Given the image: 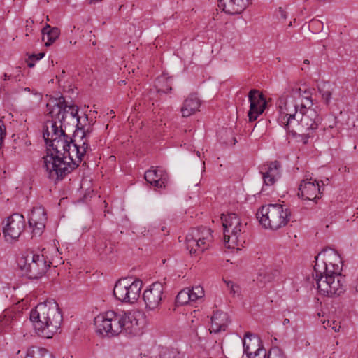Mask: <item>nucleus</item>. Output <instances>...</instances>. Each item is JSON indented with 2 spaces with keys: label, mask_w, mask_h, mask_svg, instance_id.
Masks as SVG:
<instances>
[{
  "label": "nucleus",
  "mask_w": 358,
  "mask_h": 358,
  "mask_svg": "<svg viewBox=\"0 0 358 358\" xmlns=\"http://www.w3.org/2000/svg\"><path fill=\"white\" fill-rule=\"evenodd\" d=\"M312 106L310 90L293 87L279 99L278 122L293 136L299 134L311 138L322 121L317 110Z\"/></svg>",
  "instance_id": "nucleus-1"
},
{
  "label": "nucleus",
  "mask_w": 358,
  "mask_h": 358,
  "mask_svg": "<svg viewBox=\"0 0 358 358\" xmlns=\"http://www.w3.org/2000/svg\"><path fill=\"white\" fill-rule=\"evenodd\" d=\"M78 136V132L72 139L65 131H61L46 144L49 148L43 162L50 178L61 180L78 166L89 149V143H80Z\"/></svg>",
  "instance_id": "nucleus-2"
},
{
  "label": "nucleus",
  "mask_w": 358,
  "mask_h": 358,
  "mask_svg": "<svg viewBox=\"0 0 358 358\" xmlns=\"http://www.w3.org/2000/svg\"><path fill=\"white\" fill-rule=\"evenodd\" d=\"M140 316L137 312L108 310L94 318L96 332L108 338L116 336L123 331L129 334H138L141 324Z\"/></svg>",
  "instance_id": "nucleus-3"
},
{
  "label": "nucleus",
  "mask_w": 358,
  "mask_h": 358,
  "mask_svg": "<svg viewBox=\"0 0 358 358\" xmlns=\"http://www.w3.org/2000/svg\"><path fill=\"white\" fill-rule=\"evenodd\" d=\"M335 263H324L323 271L319 269V265L314 266L313 277L316 281L319 292L326 296L333 297L340 296L345 291V278L341 275V259L338 254L331 251Z\"/></svg>",
  "instance_id": "nucleus-4"
},
{
  "label": "nucleus",
  "mask_w": 358,
  "mask_h": 358,
  "mask_svg": "<svg viewBox=\"0 0 358 358\" xmlns=\"http://www.w3.org/2000/svg\"><path fill=\"white\" fill-rule=\"evenodd\" d=\"M36 334L50 338L57 333L62 322V315L54 300L38 303L30 313Z\"/></svg>",
  "instance_id": "nucleus-5"
},
{
  "label": "nucleus",
  "mask_w": 358,
  "mask_h": 358,
  "mask_svg": "<svg viewBox=\"0 0 358 358\" xmlns=\"http://www.w3.org/2000/svg\"><path fill=\"white\" fill-rule=\"evenodd\" d=\"M64 97L60 96L57 98L50 97L46 104L48 115L51 120H48L44 126L43 136L46 144L49 141L59 136L61 131H64L62 129L65 124V105Z\"/></svg>",
  "instance_id": "nucleus-6"
},
{
  "label": "nucleus",
  "mask_w": 358,
  "mask_h": 358,
  "mask_svg": "<svg viewBox=\"0 0 358 358\" xmlns=\"http://www.w3.org/2000/svg\"><path fill=\"white\" fill-rule=\"evenodd\" d=\"M224 245L228 248L243 246L248 236V225L235 213L222 215Z\"/></svg>",
  "instance_id": "nucleus-7"
},
{
  "label": "nucleus",
  "mask_w": 358,
  "mask_h": 358,
  "mask_svg": "<svg viewBox=\"0 0 358 358\" xmlns=\"http://www.w3.org/2000/svg\"><path fill=\"white\" fill-rule=\"evenodd\" d=\"M289 208L280 203L263 206L256 214L260 224L273 231L285 227L291 220Z\"/></svg>",
  "instance_id": "nucleus-8"
},
{
  "label": "nucleus",
  "mask_w": 358,
  "mask_h": 358,
  "mask_svg": "<svg viewBox=\"0 0 358 358\" xmlns=\"http://www.w3.org/2000/svg\"><path fill=\"white\" fill-rule=\"evenodd\" d=\"M19 268L30 279H38L45 274L50 264L43 255L29 252L17 260Z\"/></svg>",
  "instance_id": "nucleus-9"
},
{
  "label": "nucleus",
  "mask_w": 358,
  "mask_h": 358,
  "mask_svg": "<svg viewBox=\"0 0 358 358\" xmlns=\"http://www.w3.org/2000/svg\"><path fill=\"white\" fill-rule=\"evenodd\" d=\"M143 282L139 279L131 280V278H123L117 280L113 289L115 297L124 303H133L140 296Z\"/></svg>",
  "instance_id": "nucleus-10"
},
{
  "label": "nucleus",
  "mask_w": 358,
  "mask_h": 358,
  "mask_svg": "<svg viewBox=\"0 0 358 358\" xmlns=\"http://www.w3.org/2000/svg\"><path fill=\"white\" fill-rule=\"evenodd\" d=\"M25 227V220L22 215L14 213L8 217L3 233L8 242L18 239Z\"/></svg>",
  "instance_id": "nucleus-11"
},
{
  "label": "nucleus",
  "mask_w": 358,
  "mask_h": 358,
  "mask_svg": "<svg viewBox=\"0 0 358 358\" xmlns=\"http://www.w3.org/2000/svg\"><path fill=\"white\" fill-rule=\"evenodd\" d=\"M324 186L323 180L317 181L312 178H306L301 182L298 195L306 200L316 201L322 194Z\"/></svg>",
  "instance_id": "nucleus-12"
},
{
  "label": "nucleus",
  "mask_w": 358,
  "mask_h": 358,
  "mask_svg": "<svg viewBox=\"0 0 358 358\" xmlns=\"http://www.w3.org/2000/svg\"><path fill=\"white\" fill-rule=\"evenodd\" d=\"M164 286L159 282L152 283L147 288L143 294V299L147 310H155L159 305L163 299Z\"/></svg>",
  "instance_id": "nucleus-13"
},
{
  "label": "nucleus",
  "mask_w": 358,
  "mask_h": 358,
  "mask_svg": "<svg viewBox=\"0 0 358 358\" xmlns=\"http://www.w3.org/2000/svg\"><path fill=\"white\" fill-rule=\"evenodd\" d=\"M244 352L248 358H266V351L262 345L261 340L247 333L243 341Z\"/></svg>",
  "instance_id": "nucleus-14"
},
{
  "label": "nucleus",
  "mask_w": 358,
  "mask_h": 358,
  "mask_svg": "<svg viewBox=\"0 0 358 358\" xmlns=\"http://www.w3.org/2000/svg\"><path fill=\"white\" fill-rule=\"evenodd\" d=\"M248 99L250 103V110L248 113L249 121L252 122L257 120L266 107V100L262 94H259L257 90H252L248 94Z\"/></svg>",
  "instance_id": "nucleus-15"
},
{
  "label": "nucleus",
  "mask_w": 358,
  "mask_h": 358,
  "mask_svg": "<svg viewBox=\"0 0 358 358\" xmlns=\"http://www.w3.org/2000/svg\"><path fill=\"white\" fill-rule=\"evenodd\" d=\"M47 222L46 212L43 207H34L29 217V225L35 236H41Z\"/></svg>",
  "instance_id": "nucleus-16"
},
{
  "label": "nucleus",
  "mask_w": 358,
  "mask_h": 358,
  "mask_svg": "<svg viewBox=\"0 0 358 358\" xmlns=\"http://www.w3.org/2000/svg\"><path fill=\"white\" fill-rule=\"evenodd\" d=\"M280 164L277 161L264 164L259 168L264 185L271 186L275 182L280 176Z\"/></svg>",
  "instance_id": "nucleus-17"
},
{
  "label": "nucleus",
  "mask_w": 358,
  "mask_h": 358,
  "mask_svg": "<svg viewBox=\"0 0 358 358\" xmlns=\"http://www.w3.org/2000/svg\"><path fill=\"white\" fill-rule=\"evenodd\" d=\"M145 180L157 188H164L168 183L169 176L167 173L162 169H151L145 171Z\"/></svg>",
  "instance_id": "nucleus-18"
},
{
  "label": "nucleus",
  "mask_w": 358,
  "mask_h": 358,
  "mask_svg": "<svg viewBox=\"0 0 358 358\" xmlns=\"http://www.w3.org/2000/svg\"><path fill=\"white\" fill-rule=\"evenodd\" d=\"M251 3V0H219L218 6L226 13L239 14Z\"/></svg>",
  "instance_id": "nucleus-19"
},
{
  "label": "nucleus",
  "mask_w": 358,
  "mask_h": 358,
  "mask_svg": "<svg viewBox=\"0 0 358 358\" xmlns=\"http://www.w3.org/2000/svg\"><path fill=\"white\" fill-rule=\"evenodd\" d=\"M187 249L189 250L191 254H199L204 252L202 250V245L199 237V229L193 228L186 236L185 238Z\"/></svg>",
  "instance_id": "nucleus-20"
},
{
  "label": "nucleus",
  "mask_w": 358,
  "mask_h": 358,
  "mask_svg": "<svg viewBox=\"0 0 358 358\" xmlns=\"http://www.w3.org/2000/svg\"><path fill=\"white\" fill-rule=\"evenodd\" d=\"M201 101L196 94H190L184 101L181 108V113L183 117H187L199 110Z\"/></svg>",
  "instance_id": "nucleus-21"
},
{
  "label": "nucleus",
  "mask_w": 358,
  "mask_h": 358,
  "mask_svg": "<svg viewBox=\"0 0 358 358\" xmlns=\"http://www.w3.org/2000/svg\"><path fill=\"white\" fill-rule=\"evenodd\" d=\"M229 323V317L227 313L221 311H216L211 317L210 333H219L225 331Z\"/></svg>",
  "instance_id": "nucleus-22"
},
{
  "label": "nucleus",
  "mask_w": 358,
  "mask_h": 358,
  "mask_svg": "<svg viewBox=\"0 0 358 358\" xmlns=\"http://www.w3.org/2000/svg\"><path fill=\"white\" fill-rule=\"evenodd\" d=\"M76 130L74 134H76L78 132V136L79 139H78V142H80V143H83V142L88 143V138L90 136L91 134L93 132V127L90 124H83L81 122V118L77 119V124H76Z\"/></svg>",
  "instance_id": "nucleus-23"
},
{
  "label": "nucleus",
  "mask_w": 358,
  "mask_h": 358,
  "mask_svg": "<svg viewBox=\"0 0 358 358\" xmlns=\"http://www.w3.org/2000/svg\"><path fill=\"white\" fill-rule=\"evenodd\" d=\"M43 41H45V46H50L59 37L60 31L57 27H51L47 24L42 29Z\"/></svg>",
  "instance_id": "nucleus-24"
},
{
  "label": "nucleus",
  "mask_w": 358,
  "mask_h": 358,
  "mask_svg": "<svg viewBox=\"0 0 358 358\" xmlns=\"http://www.w3.org/2000/svg\"><path fill=\"white\" fill-rule=\"evenodd\" d=\"M173 78L167 76V74H162L159 76L155 80V87L158 92L166 94L172 90Z\"/></svg>",
  "instance_id": "nucleus-25"
},
{
  "label": "nucleus",
  "mask_w": 358,
  "mask_h": 358,
  "mask_svg": "<svg viewBox=\"0 0 358 358\" xmlns=\"http://www.w3.org/2000/svg\"><path fill=\"white\" fill-rule=\"evenodd\" d=\"M24 358H55V357L45 348L31 346L27 349Z\"/></svg>",
  "instance_id": "nucleus-26"
},
{
  "label": "nucleus",
  "mask_w": 358,
  "mask_h": 358,
  "mask_svg": "<svg viewBox=\"0 0 358 358\" xmlns=\"http://www.w3.org/2000/svg\"><path fill=\"white\" fill-rule=\"evenodd\" d=\"M196 229H199V237L201 241V245H202V250H207L213 241L212 230L206 227H199Z\"/></svg>",
  "instance_id": "nucleus-27"
},
{
  "label": "nucleus",
  "mask_w": 358,
  "mask_h": 358,
  "mask_svg": "<svg viewBox=\"0 0 358 358\" xmlns=\"http://www.w3.org/2000/svg\"><path fill=\"white\" fill-rule=\"evenodd\" d=\"M318 90L326 105L331 102L334 87L328 82L322 83L318 85Z\"/></svg>",
  "instance_id": "nucleus-28"
},
{
  "label": "nucleus",
  "mask_w": 358,
  "mask_h": 358,
  "mask_svg": "<svg viewBox=\"0 0 358 358\" xmlns=\"http://www.w3.org/2000/svg\"><path fill=\"white\" fill-rule=\"evenodd\" d=\"M151 358H182V355L176 349L162 348L157 355Z\"/></svg>",
  "instance_id": "nucleus-29"
},
{
  "label": "nucleus",
  "mask_w": 358,
  "mask_h": 358,
  "mask_svg": "<svg viewBox=\"0 0 358 358\" xmlns=\"http://www.w3.org/2000/svg\"><path fill=\"white\" fill-rule=\"evenodd\" d=\"M65 110H66V115L65 120L69 117L72 120L76 119V122H77V119L80 118L78 116V108L75 105H68L67 102L64 99Z\"/></svg>",
  "instance_id": "nucleus-30"
},
{
  "label": "nucleus",
  "mask_w": 358,
  "mask_h": 358,
  "mask_svg": "<svg viewBox=\"0 0 358 358\" xmlns=\"http://www.w3.org/2000/svg\"><path fill=\"white\" fill-rule=\"evenodd\" d=\"M191 302L189 294V288L181 290L176 298V303L179 306L186 305Z\"/></svg>",
  "instance_id": "nucleus-31"
},
{
  "label": "nucleus",
  "mask_w": 358,
  "mask_h": 358,
  "mask_svg": "<svg viewBox=\"0 0 358 358\" xmlns=\"http://www.w3.org/2000/svg\"><path fill=\"white\" fill-rule=\"evenodd\" d=\"M189 294L191 302L201 299L204 296V290L201 286L193 287L189 289Z\"/></svg>",
  "instance_id": "nucleus-32"
},
{
  "label": "nucleus",
  "mask_w": 358,
  "mask_h": 358,
  "mask_svg": "<svg viewBox=\"0 0 358 358\" xmlns=\"http://www.w3.org/2000/svg\"><path fill=\"white\" fill-rule=\"evenodd\" d=\"M273 279V275L270 273V271H268V268L260 270L257 276V280L262 283L271 282Z\"/></svg>",
  "instance_id": "nucleus-33"
},
{
  "label": "nucleus",
  "mask_w": 358,
  "mask_h": 358,
  "mask_svg": "<svg viewBox=\"0 0 358 358\" xmlns=\"http://www.w3.org/2000/svg\"><path fill=\"white\" fill-rule=\"evenodd\" d=\"M266 358H285V355L279 348L273 347L266 353Z\"/></svg>",
  "instance_id": "nucleus-34"
},
{
  "label": "nucleus",
  "mask_w": 358,
  "mask_h": 358,
  "mask_svg": "<svg viewBox=\"0 0 358 358\" xmlns=\"http://www.w3.org/2000/svg\"><path fill=\"white\" fill-rule=\"evenodd\" d=\"M226 283L227 288L230 290V293L233 295L240 293V287L238 285L235 284L231 280H224Z\"/></svg>",
  "instance_id": "nucleus-35"
},
{
  "label": "nucleus",
  "mask_w": 358,
  "mask_h": 358,
  "mask_svg": "<svg viewBox=\"0 0 358 358\" xmlns=\"http://www.w3.org/2000/svg\"><path fill=\"white\" fill-rule=\"evenodd\" d=\"M350 292L354 296H358V277L351 282L349 287Z\"/></svg>",
  "instance_id": "nucleus-36"
},
{
  "label": "nucleus",
  "mask_w": 358,
  "mask_h": 358,
  "mask_svg": "<svg viewBox=\"0 0 358 358\" xmlns=\"http://www.w3.org/2000/svg\"><path fill=\"white\" fill-rule=\"evenodd\" d=\"M325 328H331L335 332H339L341 328L340 323L334 320H328L324 326Z\"/></svg>",
  "instance_id": "nucleus-37"
},
{
  "label": "nucleus",
  "mask_w": 358,
  "mask_h": 358,
  "mask_svg": "<svg viewBox=\"0 0 358 358\" xmlns=\"http://www.w3.org/2000/svg\"><path fill=\"white\" fill-rule=\"evenodd\" d=\"M6 127L4 124L3 121L0 120V148H1V145L3 143V141L6 136Z\"/></svg>",
  "instance_id": "nucleus-38"
},
{
  "label": "nucleus",
  "mask_w": 358,
  "mask_h": 358,
  "mask_svg": "<svg viewBox=\"0 0 358 358\" xmlns=\"http://www.w3.org/2000/svg\"><path fill=\"white\" fill-rule=\"evenodd\" d=\"M113 251V248L111 244H108L106 243V244H105V250H103L102 252H103V255H108L110 253H112Z\"/></svg>",
  "instance_id": "nucleus-39"
},
{
  "label": "nucleus",
  "mask_w": 358,
  "mask_h": 358,
  "mask_svg": "<svg viewBox=\"0 0 358 358\" xmlns=\"http://www.w3.org/2000/svg\"><path fill=\"white\" fill-rule=\"evenodd\" d=\"M105 244H106V242L103 241H99L98 243L96 245V248L98 252H99L101 255H103V250H105Z\"/></svg>",
  "instance_id": "nucleus-40"
},
{
  "label": "nucleus",
  "mask_w": 358,
  "mask_h": 358,
  "mask_svg": "<svg viewBox=\"0 0 358 358\" xmlns=\"http://www.w3.org/2000/svg\"><path fill=\"white\" fill-rule=\"evenodd\" d=\"M45 54L43 52H40L38 54H36V55H32L31 56H30V59L31 60H40L41 59H42L43 57H44Z\"/></svg>",
  "instance_id": "nucleus-41"
},
{
  "label": "nucleus",
  "mask_w": 358,
  "mask_h": 358,
  "mask_svg": "<svg viewBox=\"0 0 358 358\" xmlns=\"http://www.w3.org/2000/svg\"><path fill=\"white\" fill-rule=\"evenodd\" d=\"M34 59L33 60L30 59V57H29V60L27 61V65L29 67L32 68L34 66Z\"/></svg>",
  "instance_id": "nucleus-42"
},
{
  "label": "nucleus",
  "mask_w": 358,
  "mask_h": 358,
  "mask_svg": "<svg viewBox=\"0 0 358 358\" xmlns=\"http://www.w3.org/2000/svg\"><path fill=\"white\" fill-rule=\"evenodd\" d=\"M279 11H280V13L281 17H282V18L285 19V18H286V14H285V12L283 10H282V8H280V10H279Z\"/></svg>",
  "instance_id": "nucleus-43"
},
{
  "label": "nucleus",
  "mask_w": 358,
  "mask_h": 358,
  "mask_svg": "<svg viewBox=\"0 0 358 358\" xmlns=\"http://www.w3.org/2000/svg\"><path fill=\"white\" fill-rule=\"evenodd\" d=\"M289 322H290V321H289V319H287V318H285V319L283 320V324H284V325H287V324H289Z\"/></svg>",
  "instance_id": "nucleus-44"
},
{
  "label": "nucleus",
  "mask_w": 358,
  "mask_h": 358,
  "mask_svg": "<svg viewBox=\"0 0 358 358\" xmlns=\"http://www.w3.org/2000/svg\"><path fill=\"white\" fill-rule=\"evenodd\" d=\"M64 74H65V71H64V70H63V71H62L61 75H59V76H57V78H58V79L59 80V79H60V78H61L62 76H63Z\"/></svg>",
  "instance_id": "nucleus-45"
},
{
  "label": "nucleus",
  "mask_w": 358,
  "mask_h": 358,
  "mask_svg": "<svg viewBox=\"0 0 358 358\" xmlns=\"http://www.w3.org/2000/svg\"><path fill=\"white\" fill-rule=\"evenodd\" d=\"M303 63H304L305 64H309L310 62H309V60H308V59H305V60H304V62H303Z\"/></svg>",
  "instance_id": "nucleus-46"
},
{
  "label": "nucleus",
  "mask_w": 358,
  "mask_h": 358,
  "mask_svg": "<svg viewBox=\"0 0 358 358\" xmlns=\"http://www.w3.org/2000/svg\"><path fill=\"white\" fill-rule=\"evenodd\" d=\"M85 120V121L87 122V120H88V117H87V115H85V118H84V120Z\"/></svg>",
  "instance_id": "nucleus-47"
},
{
  "label": "nucleus",
  "mask_w": 358,
  "mask_h": 358,
  "mask_svg": "<svg viewBox=\"0 0 358 358\" xmlns=\"http://www.w3.org/2000/svg\"><path fill=\"white\" fill-rule=\"evenodd\" d=\"M323 182H324V184H325V182H327H327H329V179H328V178H326V180H325L324 181H323Z\"/></svg>",
  "instance_id": "nucleus-48"
},
{
  "label": "nucleus",
  "mask_w": 358,
  "mask_h": 358,
  "mask_svg": "<svg viewBox=\"0 0 358 358\" xmlns=\"http://www.w3.org/2000/svg\"><path fill=\"white\" fill-rule=\"evenodd\" d=\"M323 182H324V184H325V182H327H327H329V179H328V178H326V180H325L324 181H323Z\"/></svg>",
  "instance_id": "nucleus-49"
},
{
  "label": "nucleus",
  "mask_w": 358,
  "mask_h": 358,
  "mask_svg": "<svg viewBox=\"0 0 358 358\" xmlns=\"http://www.w3.org/2000/svg\"><path fill=\"white\" fill-rule=\"evenodd\" d=\"M165 229H166V227H163L162 228V231H165Z\"/></svg>",
  "instance_id": "nucleus-50"
},
{
  "label": "nucleus",
  "mask_w": 358,
  "mask_h": 358,
  "mask_svg": "<svg viewBox=\"0 0 358 358\" xmlns=\"http://www.w3.org/2000/svg\"><path fill=\"white\" fill-rule=\"evenodd\" d=\"M234 144H235V143L236 142V138H234Z\"/></svg>",
  "instance_id": "nucleus-51"
},
{
  "label": "nucleus",
  "mask_w": 358,
  "mask_h": 358,
  "mask_svg": "<svg viewBox=\"0 0 358 358\" xmlns=\"http://www.w3.org/2000/svg\"><path fill=\"white\" fill-rule=\"evenodd\" d=\"M1 323H3L2 325L5 324V322H3V321H1Z\"/></svg>",
  "instance_id": "nucleus-52"
},
{
  "label": "nucleus",
  "mask_w": 358,
  "mask_h": 358,
  "mask_svg": "<svg viewBox=\"0 0 358 358\" xmlns=\"http://www.w3.org/2000/svg\"><path fill=\"white\" fill-rule=\"evenodd\" d=\"M20 353V350H18L17 354L18 355Z\"/></svg>",
  "instance_id": "nucleus-53"
}]
</instances>
